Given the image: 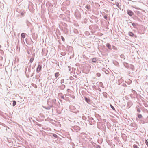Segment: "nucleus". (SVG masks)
I'll list each match as a JSON object with an SVG mask.
<instances>
[{
	"label": "nucleus",
	"mask_w": 148,
	"mask_h": 148,
	"mask_svg": "<svg viewBox=\"0 0 148 148\" xmlns=\"http://www.w3.org/2000/svg\"><path fill=\"white\" fill-rule=\"evenodd\" d=\"M53 136L55 138H57L58 137V136L55 134H53Z\"/></svg>",
	"instance_id": "obj_18"
},
{
	"label": "nucleus",
	"mask_w": 148,
	"mask_h": 148,
	"mask_svg": "<svg viewBox=\"0 0 148 148\" xmlns=\"http://www.w3.org/2000/svg\"><path fill=\"white\" fill-rule=\"evenodd\" d=\"M56 99H53V100H51L50 99H49L48 100L47 103L48 104H49V103H50V104H52L53 105V106L54 104H56Z\"/></svg>",
	"instance_id": "obj_1"
},
{
	"label": "nucleus",
	"mask_w": 148,
	"mask_h": 148,
	"mask_svg": "<svg viewBox=\"0 0 148 148\" xmlns=\"http://www.w3.org/2000/svg\"><path fill=\"white\" fill-rule=\"evenodd\" d=\"M29 120H30V118H29Z\"/></svg>",
	"instance_id": "obj_33"
},
{
	"label": "nucleus",
	"mask_w": 148,
	"mask_h": 148,
	"mask_svg": "<svg viewBox=\"0 0 148 148\" xmlns=\"http://www.w3.org/2000/svg\"><path fill=\"white\" fill-rule=\"evenodd\" d=\"M48 105H49V106L47 107H44V108L46 109L49 110L51 109V107H53V105L52 104H50L49 103V104Z\"/></svg>",
	"instance_id": "obj_5"
},
{
	"label": "nucleus",
	"mask_w": 148,
	"mask_h": 148,
	"mask_svg": "<svg viewBox=\"0 0 148 148\" xmlns=\"http://www.w3.org/2000/svg\"><path fill=\"white\" fill-rule=\"evenodd\" d=\"M61 37H62V40L63 41H64L65 39H64V38L63 36H61Z\"/></svg>",
	"instance_id": "obj_27"
},
{
	"label": "nucleus",
	"mask_w": 148,
	"mask_h": 148,
	"mask_svg": "<svg viewBox=\"0 0 148 148\" xmlns=\"http://www.w3.org/2000/svg\"><path fill=\"white\" fill-rule=\"evenodd\" d=\"M128 34L129 35V36L131 37H133L134 35V34L131 32H129Z\"/></svg>",
	"instance_id": "obj_11"
},
{
	"label": "nucleus",
	"mask_w": 148,
	"mask_h": 148,
	"mask_svg": "<svg viewBox=\"0 0 148 148\" xmlns=\"http://www.w3.org/2000/svg\"><path fill=\"white\" fill-rule=\"evenodd\" d=\"M127 14L130 16H132L134 14V13L130 10H127Z\"/></svg>",
	"instance_id": "obj_3"
},
{
	"label": "nucleus",
	"mask_w": 148,
	"mask_h": 148,
	"mask_svg": "<svg viewBox=\"0 0 148 148\" xmlns=\"http://www.w3.org/2000/svg\"><path fill=\"white\" fill-rule=\"evenodd\" d=\"M85 99L86 101L88 103H89L90 102V99H89L87 98L86 97H85Z\"/></svg>",
	"instance_id": "obj_6"
},
{
	"label": "nucleus",
	"mask_w": 148,
	"mask_h": 148,
	"mask_svg": "<svg viewBox=\"0 0 148 148\" xmlns=\"http://www.w3.org/2000/svg\"><path fill=\"white\" fill-rule=\"evenodd\" d=\"M132 25L134 27H135L136 26L135 24L134 23H132Z\"/></svg>",
	"instance_id": "obj_29"
},
{
	"label": "nucleus",
	"mask_w": 148,
	"mask_h": 148,
	"mask_svg": "<svg viewBox=\"0 0 148 148\" xmlns=\"http://www.w3.org/2000/svg\"><path fill=\"white\" fill-rule=\"evenodd\" d=\"M54 80H53V83H54Z\"/></svg>",
	"instance_id": "obj_34"
},
{
	"label": "nucleus",
	"mask_w": 148,
	"mask_h": 148,
	"mask_svg": "<svg viewBox=\"0 0 148 148\" xmlns=\"http://www.w3.org/2000/svg\"><path fill=\"white\" fill-rule=\"evenodd\" d=\"M47 50H46L45 49H43L42 52V55L45 56L47 54Z\"/></svg>",
	"instance_id": "obj_4"
},
{
	"label": "nucleus",
	"mask_w": 148,
	"mask_h": 148,
	"mask_svg": "<svg viewBox=\"0 0 148 148\" xmlns=\"http://www.w3.org/2000/svg\"><path fill=\"white\" fill-rule=\"evenodd\" d=\"M85 8L87 9L88 11H89L90 9V5H87L85 6Z\"/></svg>",
	"instance_id": "obj_9"
},
{
	"label": "nucleus",
	"mask_w": 148,
	"mask_h": 148,
	"mask_svg": "<svg viewBox=\"0 0 148 148\" xmlns=\"http://www.w3.org/2000/svg\"><path fill=\"white\" fill-rule=\"evenodd\" d=\"M65 87V86L64 85L62 84L60 86H59V88L60 89L63 90L64 89Z\"/></svg>",
	"instance_id": "obj_7"
},
{
	"label": "nucleus",
	"mask_w": 148,
	"mask_h": 148,
	"mask_svg": "<svg viewBox=\"0 0 148 148\" xmlns=\"http://www.w3.org/2000/svg\"><path fill=\"white\" fill-rule=\"evenodd\" d=\"M104 18L106 20H107L108 18L107 16L106 15L104 16Z\"/></svg>",
	"instance_id": "obj_26"
},
{
	"label": "nucleus",
	"mask_w": 148,
	"mask_h": 148,
	"mask_svg": "<svg viewBox=\"0 0 148 148\" xmlns=\"http://www.w3.org/2000/svg\"><path fill=\"white\" fill-rule=\"evenodd\" d=\"M13 104H12V106H14L16 104V102L14 101V100H13Z\"/></svg>",
	"instance_id": "obj_15"
},
{
	"label": "nucleus",
	"mask_w": 148,
	"mask_h": 148,
	"mask_svg": "<svg viewBox=\"0 0 148 148\" xmlns=\"http://www.w3.org/2000/svg\"><path fill=\"white\" fill-rule=\"evenodd\" d=\"M96 148H100V146L99 145H97L96 146Z\"/></svg>",
	"instance_id": "obj_28"
},
{
	"label": "nucleus",
	"mask_w": 148,
	"mask_h": 148,
	"mask_svg": "<svg viewBox=\"0 0 148 148\" xmlns=\"http://www.w3.org/2000/svg\"><path fill=\"white\" fill-rule=\"evenodd\" d=\"M110 106L111 107V108L113 110H115V108H114L112 106L111 104H110Z\"/></svg>",
	"instance_id": "obj_20"
},
{
	"label": "nucleus",
	"mask_w": 148,
	"mask_h": 148,
	"mask_svg": "<svg viewBox=\"0 0 148 148\" xmlns=\"http://www.w3.org/2000/svg\"><path fill=\"white\" fill-rule=\"evenodd\" d=\"M138 117L139 118H140L142 117V115L141 114H138Z\"/></svg>",
	"instance_id": "obj_21"
},
{
	"label": "nucleus",
	"mask_w": 148,
	"mask_h": 148,
	"mask_svg": "<svg viewBox=\"0 0 148 148\" xmlns=\"http://www.w3.org/2000/svg\"><path fill=\"white\" fill-rule=\"evenodd\" d=\"M97 60V59L96 58H93L92 59V61L93 62H95Z\"/></svg>",
	"instance_id": "obj_13"
},
{
	"label": "nucleus",
	"mask_w": 148,
	"mask_h": 148,
	"mask_svg": "<svg viewBox=\"0 0 148 148\" xmlns=\"http://www.w3.org/2000/svg\"><path fill=\"white\" fill-rule=\"evenodd\" d=\"M130 96L131 97H134V96H134V95L132 93H131V94H130Z\"/></svg>",
	"instance_id": "obj_24"
},
{
	"label": "nucleus",
	"mask_w": 148,
	"mask_h": 148,
	"mask_svg": "<svg viewBox=\"0 0 148 148\" xmlns=\"http://www.w3.org/2000/svg\"><path fill=\"white\" fill-rule=\"evenodd\" d=\"M133 147L134 148H138V146H137V145H133Z\"/></svg>",
	"instance_id": "obj_22"
},
{
	"label": "nucleus",
	"mask_w": 148,
	"mask_h": 148,
	"mask_svg": "<svg viewBox=\"0 0 148 148\" xmlns=\"http://www.w3.org/2000/svg\"><path fill=\"white\" fill-rule=\"evenodd\" d=\"M116 6H117V7L118 8H120V7H119V3H116Z\"/></svg>",
	"instance_id": "obj_23"
},
{
	"label": "nucleus",
	"mask_w": 148,
	"mask_h": 148,
	"mask_svg": "<svg viewBox=\"0 0 148 148\" xmlns=\"http://www.w3.org/2000/svg\"><path fill=\"white\" fill-rule=\"evenodd\" d=\"M98 90L100 91H101V90L100 88H99V89Z\"/></svg>",
	"instance_id": "obj_32"
},
{
	"label": "nucleus",
	"mask_w": 148,
	"mask_h": 148,
	"mask_svg": "<svg viewBox=\"0 0 148 148\" xmlns=\"http://www.w3.org/2000/svg\"><path fill=\"white\" fill-rule=\"evenodd\" d=\"M132 93L134 95V96H135L136 94L135 91L134 90H132Z\"/></svg>",
	"instance_id": "obj_14"
},
{
	"label": "nucleus",
	"mask_w": 148,
	"mask_h": 148,
	"mask_svg": "<svg viewBox=\"0 0 148 148\" xmlns=\"http://www.w3.org/2000/svg\"><path fill=\"white\" fill-rule=\"evenodd\" d=\"M137 112H140V110L139 109H138Z\"/></svg>",
	"instance_id": "obj_30"
},
{
	"label": "nucleus",
	"mask_w": 148,
	"mask_h": 148,
	"mask_svg": "<svg viewBox=\"0 0 148 148\" xmlns=\"http://www.w3.org/2000/svg\"><path fill=\"white\" fill-rule=\"evenodd\" d=\"M59 75L60 74L58 72H57L55 74V76L56 78L59 76Z\"/></svg>",
	"instance_id": "obj_10"
},
{
	"label": "nucleus",
	"mask_w": 148,
	"mask_h": 148,
	"mask_svg": "<svg viewBox=\"0 0 148 148\" xmlns=\"http://www.w3.org/2000/svg\"><path fill=\"white\" fill-rule=\"evenodd\" d=\"M34 60V58H31L30 59V61H29L30 62V63H32V62H33V60Z\"/></svg>",
	"instance_id": "obj_16"
},
{
	"label": "nucleus",
	"mask_w": 148,
	"mask_h": 148,
	"mask_svg": "<svg viewBox=\"0 0 148 148\" xmlns=\"http://www.w3.org/2000/svg\"><path fill=\"white\" fill-rule=\"evenodd\" d=\"M25 33H22L21 34V38H25Z\"/></svg>",
	"instance_id": "obj_12"
},
{
	"label": "nucleus",
	"mask_w": 148,
	"mask_h": 148,
	"mask_svg": "<svg viewBox=\"0 0 148 148\" xmlns=\"http://www.w3.org/2000/svg\"><path fill=\"white\" fill-rule=\"evenodd\" d=\"M21 16H23L24 15V13L23 12H22L21 13Z\"/></svg>",
	"instance_id": "obj_31"
},
{
	"label": "nucleus",
	"mask_w": 148,
	"mask_h": 148,
	"mask_svg": "<svg viewBox=\"0 0 148 148\" xmlns=\"http://www.w3.org/2000/svg\"><path fill=\"white\" fill-rule=\"evenodd\" d=\"M42 69L41 66L40 64H38V66L36 69V71L37 73H39Z\"/></svg>",
	"instance_id": "obj_2"
},
{
	"label": "nucleus",
	"mask_w": 148,
	"mask_h": 148,
	"mask_svg": "<svg viewBox=\"0 0 148 148\" xmlns=\"http://www.w3.org/2000/svg\"><path fill=\"white\" fill-rule=\"evenodd\" d=\"M145 142L146 145H147L148 147V141H147V140H145Z\"/></svg>",
	"instance_id": "obj_19"
},
{
	"label": "nucleus",
	"mask_w": 148,
	"mask_h": 148,
	"mask_svg": "<svg viewBox=\"0 0 148 148\" xmlns=\"http://www.w3.org/2000/svg\"><path fill=\"white\" fill-rule=\"evenodd\" d=\"M97 75L98 77H99L101 75V74L100 73H97Z\"/></svg>",
	"instance_id": "obj_25"
},
{
	"label": "nucleus",
	"mask_w": 148,
	"mask_h": 148,
	"mask_svg": "<svg viewBox=\"0 0 148 148\" xmlns=\"http://www.w3.org/2000/svg\"><path fill=\"white\" fill-rule=\"evenodd\" d=\"M61 94L60 93L59 95V96H60V97L62 98V99H64V96L63 95H61V96H60V95Z\"/></svg>",
	"instance_id": "obj_17"
},
{
	"label": "nucleus",
	"mask_w": 148,
	"mask_h": 148,
	"mask_svg": "<svg viewBox=\"0 0 148 148\" xmlns=\"http://www.w3.org/2000/svg\"><path fill=\"white\" fill-rule=\"evenodd\" d=\"M106 47L110 49L111 50L112 49L109 43H107L106 44Z\"/></svg>",
	"instance_id": "obj_8"
}]
</instances>
